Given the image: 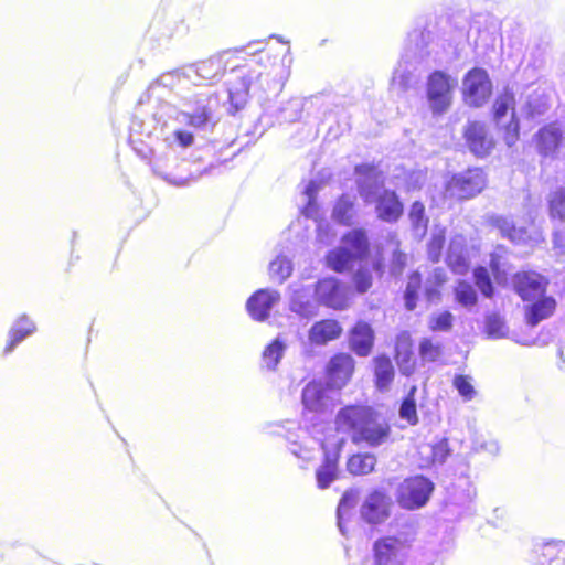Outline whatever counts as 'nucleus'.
<instances>
[{
  "instance_id": "obj_57",
  "label": "nucleus",
  "mask_w": 565,
  "mask_h": 565,
  "mask_svg": "<svg viewBox=\"0 0 565 565\" xmlns=\"http://www.w3.org/2000/svg\"><path fill=\"white\" fill-rule=\"evenodd\" d=\"M310 440L308 443H297L292 441L289 445L290 452L303 460H309L312 455L313 447L309 445Z\"/></svg>"
},
{
  "instance_id": "obj_30",
  "label": "nucleus",
  "mask_w": 565,
  "mask_h": 565,
  "mask_svg": "<svg viewBox=\"0 0 565 565\" xmlns=\"http://www.w3.org/2000/svg\"><path fill=\"white\" fill-rule=\"evenodd\" d=\"M395 360L402 374L409 375L414 371L413 342L408 332L396 337Z\"/></svg>"
},
{
  "instance_id": "obj_61",
  "label": "nucleus",
  "mask_w": 565,
  "mask_h": 565,
  "mask_svg": "<svg viewBox=\"0 0 565 565\" xmlns=\"http://www.w3.org/2000/svg\"><path fill=\"white\" fill-rule=\"evenodd\" d=\"M447 280V275H446V271L443 269V268H435L428 280H427V284H433L435 286H440L443 285L445 281Z\"/></svg>"
},
{
  "instance_id": "obj_53",
  "label": "nucleus",
  "mask_w": 565,
  "mask_h": 565,
  "mask_svg": "<svg viewBox=\"0 0 565 565\" xmlns=\"http://www.w3.org/2000/svg\"><path fill=\"white\" fill-rule=\"evenodd\" d=\"M419 354L423 360L434 362L440 354L441 349L439 344L433 343L429 339H424L419 344Z\"/></svg>"
},
{
  "instance_id": "obj_28",
  "label": "nucleus",
  "mask_w": 565,
  "mask_h": 565,
  "mask_svg": "<svg viewBox=\"0 0 565 565\" xmlns=\"http://www.w3.org/2000/svg\"><path fill=\"white\" fill-rule=\"evenodd\" d=\"M446 262L455 274L465 275L468 273L470 267L469 250L462 235H456L451 238Z\"/></svg>"
},
{
  "instance_id": "obj_1",
  "label": "nucleus",
  "mask_w": 565,
  "mask_h": 565,
  "mask_svg": "<svg viewBox=\"0 0 565 565\" xmlns=\"http://www.w3.org/2000/svg\"><path fill=\"white\" fill-rule=\"evenodd\" d=\"M175 103L164 102L153 114L154 119L163 121L166 129L209 131L217 122L215 115L217 98L210 92H195L175 95Z\"/></svg>"
},
{
  "instance_id": "obj_38",
  "label": "nucleus",
  "mask_w": 565,
  "mask_h": 565,
  "mask_svg": "<svg viewBox=\"0 0 565 565\" xmlns=\"http://www.w3.org/2000/svg\"><path fill=\"white\" fill-rule=\"evenodd\" d=\"M294 265L290 257L279 254L269 263L268 273L273 281L282 284L292 274Z\"/></svg>"
},
{
  "instance_id": "obj_60",
  "label": "nucleus",
  "mask_w": 565,
  "mask_h": 565,
  "mask_svg": "<svg viewBox=\"0 0 565 565\" xmlns=\"http://www.w3.org/2000/svg\"><path fill=\"white\" fill-rule=\"evenodd\" d=\"M433 460L435 462L443 463L448 456V445L446 440H443L435 445L431 449Z\"/></svg>"
},
{
  "instance_id": "obj_10",
  "label": "nucleus",
  "mask_w": 565,
  "mask_h": 565,
  "mask_svg": "<svg viewBox=\"0 0 565 565\" xmlns=\"http://www.w3.org/2000/svg\"><path fill=\"white\" fill-rule=\"evenodd\" d=\"M235 79L239 81L227 89L228 100L235 110L241 109L246 103L249 94L256 95L265 90V84H268V75L256 71H246L238 68L233 71Z\"/></svg>"
},
{
  "instance_id": "obj_46",
  "label": "nucleus",
  "mask_w": 565,
  "mask_h": 565,
  "mask_svg": "<svg viewBox=\"0 0 565 565\" xmlns=\"http://www.w3.org/2000/svg\"><path fill=\"white\" fill-rule=\"evenodd\" d=\"M422 278L419 273H413L405 289V307L407 310H414L417 302L418 290L420 288Z\"/></svg>"
},
{
  "instance_id": "obj_52",
  "label": "nucleus",
  "mask_w": 565,
  "mask_h": 565,
  "mask_svg": "<svg viewBox=\"0 0 565 565\" xmlns=\"http://www.w3.org/2000/svg\"><path fill=\"white\" fill-rule=\"evenodd\" d=\"M354 505V497L350 493H344L339 502L337 516H338V526L340 532L344 535V519L351 511Z\"/></svg>"
},
{
  "instance_id": "obj_36",
  "label": "nucleus",
  "mask_w": 565,
  "mask_h": 565,
  "mask_svg": "<svg viewBox=\"0 0 565 565\" xmlns=\"http://www.w3.org/2000/svg\"><path fill=\"white\" fill-rule=\"evenodd\" d=\"M556 308V301L553 297L541 296L536 298L526 310V320L530 326H536L544 319L551 317Z\"/></svg>"
},
{
  "instance_id": "obj_6",
  "label": "nucleus",
  "mask_w": 565,
  "mask_h": 565,
  "mask_svg": "<svg viewBox=\"0 0 565 565\" xmlns=\"http://www.w3.org/2000/svg\"><path fill=\"white\" fill-rule=\"evenodd\" d=\"M414 532L411 526H404L396 534L377 539L373 543V558L375 565H404L408 558Z\"/></svg>"
},
{
  "instance_id": "obj_17",
  "label": "nucleus",
  "mask_w": 565,
  "mask_h": 565,
  "mask_svg": "<svg viewBox=\"0 0 565 565\" xmlns=\"http://www.w3.org/2000/svg\"><path fill=\"white\" fill-rule=\"evenodd\" d=\"M391 507V498L385 492L375 490L364 500L361 516L369 524H382L388 519Z\"/></svg>"
},
{
  "instance_id": "obj_12",
  "label": "nucleus",
  "mask_w": 565,
  "mask_h": 565,
  "mask_svg": "<svg viewBox=\"0 0 565 565\" xmlns=\"http://www.w3.org/2000/svg\"><path fill=\"white\" fill-rule=\"evenodd\" d=\"M188 84L190 81L184 75V67L163 73L148 87L147 98L154 99L158 107L164 102L175 103L174 96L182 95L177 89H182Z\"/></svg>"
},
{
  "instance_id": "obj_24",
  "label": "nucleus",
  "mask_w": 565,
  "mask_h": 565,
  "mask_svg": "<svg viewBox=\"0 0 565 565\" xmlns=\"http://www.w3.org/2000/svg\"><path fill=\"white\" fill-rule=\"evenodd\" d=\"M514 287L523 300H535L544 295L547 280L534 271H523L514 276Z\"/></svg>"
},
{
  "instance_id": "obj_23",
  "label": "nucleus",
  "mask_w": 565,
  "mask_h": 565,
  "mask_svg": "<svg viewBox=\"0 0 565 565\" xmlns=\"http://www.w3.org/2000/svg\"><path fill=\"white\" fill-rule=\"evenodd\" d=\"M315 292L310 286H291L289 309L301 318H311L317 315L318 301L313 299Z\"/></svg>"
},
{
  "instance_id": "obj_22",
  "label": "nucleus",
  "mask_w": 565,
  "mask_h": 565,
  "mask_svg": "<svg viewBox=\"0 0 565 565\" xmlns=\"http://www.w3.org/2000/svg\"><path fill=\"white\" fill-rule=\"evenodd\" d=\"M465 139L469 150L480 158L487 157L494 147V140L484 124L469 122L465 129Z\"/></svg>"
},
{
  "instance_id": "obj_42",
  "label": "nucleus",
  "mask_w": 565,
  "mask_h": 565,
  "mask_svg": "<svg viewBox=\"0 0 565 565\" xmlns=\"http://www.w3.org/2000/svg\"><path fill=\"white\" fill-rule=\"evenodd\" d=\"M376 458L372 454H356L348 460V471L352 475H367L373 471Z\"/></svg>"
},
{
  "instance_id": "obj_5",
  "label": "nucleus",
  "mask_w": 565,
  "mask_h": 565,
  "mask_svg": "<svg viewBox=\"0 0 565 565\" xmlns=\"http://www.w3.org/2000/svg\"><path fill=\"white\" fill-rule=\"evenodd\" d=\"M430 39L431 34L428 31L414 30L408 34L407 46L391 79L393 88L405 92L418 82L420 70L430 55Z\"/></svg>"
},
{
  "instance_id": "obj_50",
  "label": "nucleus",
  "mask_w": 565,
  "mask_h": 565,
  "mask_svg": "<svg viewBox=\"0 0 565 565\" xmlns=\"http://www.w3.org/2000/svg\"><path fill=\"white\" fill-rule=\"evenodd\" d=\"M543 67L542 60H535L533 63L529 62L522 70L521 76L524 82L525 88L530 85L531 87H535L537 79L541 76V71Z\"/></svg>"
},
{
  "instance_id": "obj_34",
  "label": "nucleus",
  "mask_w": 565,
  "mask_h": 565,
  "mask_svg": "<svg viewBox=\"0 0 565 565\" xmlns=\"http://www.w3.org/2000/svg\"><path fill=\"white\" fill-rule=\"evenodd\" d=\"M129 142L136 153L141 158H147L148 147L145 145L143 137L152 135L151 125L135 116L129 127Z\"/></svg>"
},
{
  "instance_id": "obj_56",
  "label": "nucleus",
  "mask_w": 565,
  "mask_h": 565,
  "mask_svg": "<svg viewBox=\"0 0 565 565\" xmlns=\"http://www.w3.org/2000/svg\"><path fill=\"white\" fill-rule=\"evenodd\" d=\"M318 192V186L315 181H310L305 189V195L307 198V205L303 209V214L308 217H313L316 213V194Z\"/></svg>"
},
{
  "instance_id": "obj_40",
  "label": "nucleus",
  "mask_w": 565,
  "mask_h": 565,
  "mask_svg": "<svg viewBox=\"0 0 565 565\" xmlns=\"http://www.w3.org/2000/svg\"><path fill=\"white\" fill-rule=\"evenodd\" d=\"M408 218L414 236L419 239L423 238L428 226V217L426 216L424 204L418 201L414 202L411 206Z\"/></svg>"
},
{
  "instance_id": "obj_55",
  "label": "nucleus",
  "mask_w": 565,
  "mask_h": 565,
  "mask_svg": "<svg viewBox=\"0 0 565 565\" xmlns=\"http://www.w3.org/2000/svg\"><path fill=\"white\" fill-rule=\"evenodd\" d=\"M486 330L491 338L504 337V323L501 318L497 315L488 316L486 319Z\"/></svg>"
},
{
  "instance_id": "obj_41",
  "label": "nucleus",
  "mask_w": 565,
  "mask_h": 565,
  "mask_svg": "<svg viewBox=\"0 0 565 565\" xmlns=\"http://www.w3.org/2000/svg\"><path fill=\"white\" fill-rule=\"evenodd\" d=\"M307 103L308 100L306 98L300 97L289 99L280 106L277 118L285 122H296L300 120Z\"/></svg>"
},
{
  "instance_id": "obj_9",
  "label": "nucleus",
  "mask_w": 565,
  "mask_h": 565,
  "mask_svg": "<svg viewBox=\"0 0 565 565\" xmlns=\"http://www.w3.org/2000/svg\"><path fill=\"white\" fill-rule=\"evenodd\" d=\"M457 84L456 78L443 71H435L428 76L426 95L434 115H441L449 109Z\"/></svg>"
},
{
  "instance_id": "obj_7",
  "label": "nucleus",
  "mask_w": 565,
  "mask_h": 565,
  "mask_svg": "<svg viewBox=\"0 0 565 565\" xmlns=\"http://www.w3.org/2000/svg\"><path fill=\"white\" fill-rule=\"evenodd\" d=\"M369 250L370 242L366 231L353 228L342 236L341 246L328 254L327 262L335 271H343L350 268L354 260L364 258Z\"/></svg>"
},
{
  "instance_id": "obj_18",
  "label": "nucleus",
  "mask_w": 565,
  "mask_h": 565,
  "mask_svg": "<svg viewBox=\"0 0 565 565\" xmlns=\"http://www.w3.org/2000/svg\"><path fill=\"white\" fill-rule=\"evenodd\" d=\"M489 223L497 227L503 237L515 244L536 245L543 241L540 232L530 234L524 227H515L514 222L507 216L491 215Z\"/></svg>"
},
{
  "instance_id": "obj_54",
  "label": "nucleus",
  "mask_w": 565,
  "mask_h": 565,
  "mask_svg": "<svg viewBox=\"0 0 565 565\" xmlns=\"http://www.w3.org/2000/svg\"><path fill=\"white\" fill-rule=\"evenodd\" d=\"M472 448L478 452H487L497 455L499 452V445L494 439H486L483 436H476L472 440Z\"/></svg>"
},
{
  "instance_id": "obj_19",
  "label": "nucleus",
  "mask_w": 565,
  "mask_h": 565,
  "mask_svg": "<svg viewBox=\"0 0 565 565\" xmlns=\"http://www.w3.org/2000/svg\"><path fill=\"white\" fill-rule=\"evenodd\" d=\"M280 292L264 288L255 291L246 302V310L253 320L265 321L269 318L271 309L279 303Z\"/></svg>"
},
{
  "instance_id": "obj_4",
  "label": "nucleus",
  "mask_w": 565,
  "mask_h": 565,
  "mask_svg": "<svg viewBox=\"0 0 565 565\" xmlns=\"http://www.w3.org/2000/svg\"><path fill=\"white\" fill-rule=\"evenodd\" d=\"M358 190L363 201L375 203V210L379 218L385 222H395L403 213V204L396 193L383 189V179L375 167L370 164H360L355 167Z\"/></svg>"
},
{
  "instance_id": "obj_43",
  "label": "nucleus",
  "mask_w": 565,
  "mask_h": 565,
  "mask_svg": "<svg viewBox=\"0 0 565 565\" xmlns=\"http://www.w3.org/2000/svg\"><path fill=\"white\" fill-rule=\"evenodd\" d=\"M547 202L551 218L565 221V188H557L552 191Z\"/></svg>"
},
{
  "instance_id": "obj_21",
  "label": "nucleus",
  "mask_w": 565,
  "mask_h": 565,
  "mask_svg": "<svg viewBox=\"0 0 565 565\" xmlns=\"http://www.w3.org/2000/svg\"><path fill=\"white\" fill-rule=\"evenodd\" d=\"M521 98L520 113L526 118L534 119L543 116L551 106L547 90L541 84L535 87L529 85Z\"/></svg>"
},
{
  "instance_id": "obj_16",
  "label": "nucleus",
  "mask_w": 565,
  "mask_h": 565,
  "mask_svg": "<svg viewBox=\"0 0 565 565\" xmlns=\"http://www.w3.org/2000/svg\"><path fill=\"white\" fill-rule=\"evenodd\" d=\"M318 303L333 309H344L349 302L350 290L335 278H323L313 289Z\"/></svg>"
},
{
  "instance_id": "obj_48",
  "label": "nucleus",
  "mask_w": 565,
  "mask_h": 565,
  "mask_svg": "<svg viewBox=\"0 0 565 565\" xmlns=\"http://www.w3.org/2000/svg\"><path fill=\"white\" fill-rule=\"evenodd\" d=\"M445 243V228H435L428 243V257L431 262L437 263L440 259L441 250Z\"/></svg>"
},
{
  "instance_id": "obj_27",
  "label": "nucleus",
  "mask_w": 565,
  "mask_h": 565,
  "mask_svg": "<svg viewBox=\"0 0 565 565\" xmlns=\"http://www.w3.org/2000/svg\"><path fill=\"white\" fill-rule=\"evenodd\" d=\"M354 369L351 355L340 353L334 355L328 364V382L335 388H341L350 380Z\"/></svg>"
},
{
  "instance_id": "obj_29",
  "label": "nucleus",
  "mask_w": 565,
  "mask_h": 565,
  "mask_svg": "<svg viewBox=\"0 0 565 565\" xmlns=\"http://www.w3.org/2000/svg\"><path fill=\"white\" fill-rule=\"evenodd\" d=\"M343 443L344 439H340L337 443V449L333 451L328 450L327 447L322 445L324 449V461L316 471L317 483L320 489H327L331 482L338 478L339 450Z\"/></svg>"
},
{
  "instance_id": "obj_62",
  "label": "nucleus",
  "mask_w": 565,
  "mask_h": 565,
  "mask_svg": "<svg viewBox=\"0 0 565 565\" xmlns=\"http://www.w3.org/2000/svg\"><path fill=\"white\" fill-rule=\"evenodd\" d=\"M554 248L559 253L565 255V232L555 231L553 237Z\"/></svg>"
},
{
  "instance_id": "obj_25",
  "label": "nucleus",
  "mask_w": 565,
  "mask_h": 565,
  "mask_svg": "<svg viewBox=\"0 0 565 565\" xmlns=\"http://www.w3.org/2000/svg\"><path fill=\"white\" fill-rule=\"evenodd\" d=\"M223 64L220 58H210L192 65L184 66V75L190 84L201 85L203 82H212L223 74Z\"/></svg>"
},
{
  "instance_id": "obj_32",
  "label": "nucleus",
  "mask_w": 565,
  "mask_h": 565,
  "mask_svg": "<svg viewBox=\"0 0 565 565\" xmlns=\"http://www.w3.org/2000/svg\"><path fill=\"white\" fill-rule=\"evenodd\" d=\"M373 330L366 322H358L351 331V348L360 356H366L370 354L373 347Z\"/></svg>"
},
{
  "instance_id": "obj_51",
  "label": "nucleus",
  "mask_w": 565,
  "mask_h": 565,
  "mask_svg": "<svg viewBox=\"0 0 565 565\" xmlns=\"http://www.w3.org/2000/svg\"><path fill=\"white\" fill-rule=\"evenodd\" d=\"M452 384L466 402L471 401L477 394L471 377L467 375H456Z\"/></svg>"
},
{
  "instance_id": "obj_45",
  "label": "nucleus",
  "mask_w": 565,
  "mask_h": 565,
  "mask_svg": "<svg viewBox=\"0 0 565 565\" xmlns=\"http://www.w3.org/2000/svg\"><path fill=\"white\" fill-rule=\"evenodd\" d=\"M454 316L449 311H439L430 315L428 327L435 332H447L451 329Z\"/></svg>"
},
{
  "instance_id": "obj_8",
  "label": "nucleus",
  "mask_w": 565,
  "mask_h": 565,
  "mask_svg": "<svg viewBox=\"0 0 565 565\" xmlns=\"http://www.w3.org/2000/svg\"><path fill=\"white\" fill-rule=\"evenodd\" d=\"M514 104L513 93L505 89L495 98L492 106L493 120L509 148L514 146L520 137V124L515 116Z\"/></svg>"
},
{
  "instance_id": "obj_14",
  "label": "nucleus",
  "mask_w": 565,
  "mask_h": 565,
  "mask_svg": "<svg viewBox=\"0 0 565 565\" xmlns=\"http://www.w3.org/2000/svg\"><path fill=\"white\" fill-rule=\"evenodd\" d=\"M486 185L484 173L481 169H469L456 174L448 182L446 192L449 196L466 200L480 193Z\"/></svg>"
},
{
  "instance_id": "obj_39",
  "label": "nucleus",
  "mask_w": 565,
  "mask_h": 565,
  "mask_svg": "<svg viewBox=\"0 0 565 565\" xmlns=\"http://www.w3.org/2000/svg\"><path fill=\"white\" fill-rule=\"evenodd\" d=\"M287 349V344L280 339L276 338L263 351L262 361L264 367L269 371L276 370L280 360L282 359Z\"/></svg>"
},
{
  "instance_id": "obj_15",
  "label": "nucleus",
  "mask_w": 565,
  "mask_h": 565,
  "mask_svg": "<svg viewBox=\"0 0 565 565\" xmlns=\"http://www.w3.org/2000/svg\"><path fill=\"white\" fill-rule=\"evenodd\" d=\"M534 141L540 156L556 159L565 147V127L557 122L545 125L534 135Z\"/></svg>"
},
{
  "instance_id": "obj_37",
  "label": "nucleus",
  "mask_w": 565,
  "mask_h": 565,
  "mask_svg": "<svg viewBox=\"0 0 565 565\" xmlns=\"http://www.w3.org/2000/svg\"><path fill=\"white\" fill-rule=\"evenodd\" d=\"M374 374L376 387L380 391L388 390L394 379V367L390 358L381 355L374 359Z\"/></svg>"
},
{
  "instance_id": "obj_63",
  "label": "nucleus",
  "mask_w": 565,
  "mask_h": 565,
  "mask_svg": "<svg viewBox=\"0 0 565 565\" xmlns=\"http://www.w3.org/2000/svg\"><path fill=\"white\" fill-rule=\"evenodd\" d=\"M263 50L264 43L262 41L252 42L245 47V51L249 54L262 53Z\"/></svg>"
},
{
  "instance_id": "obj_35",
  "label": "nucleus",
  "mask_w": 565,
  "mask_h": 565,
  "mask_svg": "<svg viewBox=\"0 0 565 565\" xmlns=\"http://www.w3.org/2000/svg\"><path fill=\"white\" fill-rule=\"evenodd\" d=\"M356 217L355 196L350 194L341 195L332 210V218L337 223L350 226Z\"/></svg>"
},
{
  "instance_id": "obj_26",
  "label": "nucleus",
  "mask_w": 565,
  "mask_h": 565,
  "mask_svg": "<svg viewBox=\"0 0 565 565\" xmlns=\"http://www.w3.org/2000/svg\"><path fill=\"white\" fill-rule=\"evenodd\" d=\"M533 565H565V543L548 542L536 545L530 555Z\"/></svg>"
},
{
  "instance_id": "obj_44",
  "label": "nucleus",
  "mask_w": 565,
  "mask_h": 565,
  "mask_svg": "<svg viewBox=\"0 0 565 565\" xmlns=\"http://www.w3.org/2000/svg\"><path fill=\"white\" fill-rule=\"evenodd\" d=\"M456 300L463 307H472L477 302V292L472 285L467 281H459L455 288Z\"/></svg>"
},
{
  "instance_id": "obj_3",
  "label": "nucleus",
  "mask_w": 565,
  "mask_h": 565,
  "mask_svg": "<svg viewBox=\"0 0 565 565\" xmlns=\"http://www.w3.org/2000/svg\"><path fill=\"white\" fill-rule=\"evenodd\" d=\"M338 431L349 434L354 444L365 443L370 447L384 444L391 427L371 407L347 406L339 411L335 418Z\"/></svg>"
},
{
  "instance_id": "obj_59",
  "label": "nucleus",
  "mask_w": 565,
  "mask_h": 565,
  "mask_svg": "<svg viewBox=\"0 0 565 565\" xmlns=\"http://www.w3.org/2000/svg\"><path fill=\"white\" fill-rule=\"evenodd\" d=\"M407 262V255L399 250H394L392 255L391 273L393 275H399L403 271Z\"/></svg>"
},
{
  "instance_id": "obj_33",
  "label": "nucleus",
  "mask_w": 565,
  "mask_h": 565,
  "mask_svg": "<svg viewBox=\"0 0 565 565\" xmlns=\"http://www.w3.org/2000/svg\"><path fill=\"white\" fill-rule=\"evenodd\" d=\"M35 331V324L25 315L19 317L11 329L9 330V340L3 349V354L8 355L15 347L21 343L25 338L30 337Z\"/></svg>"
},
{
  "instance_id": "obj_64",
  "label": "nucleus",
  "mask_w": 565,
  "mask_h": 565,
  "mask_svg": "<svg viewBox=\"0 0 565 565\" xmlns=\"http://www.w3.org/2000/svg\"><path fill=\"white\" fill-rule=\"evenodd\" d=\"M437 286L434 285V287L429 286L427 284L426 286V297L428 301H435L439 298V291L436 288Z\"/></svg>"
},
{
  "instance_id": "obj_49",
  "label": "nucleus",
  "mask_w": 565,
  "mask_h": 565,
  "mask_svg": "<svg viewBox=\"0 0 565 565\" xmlns=\"http://www.w3.org/2000/svg\"><path fill=\"white\" fill-rule=\"evenodd\" d=\"M473 278L477 287L481 291V294L490 298L493 295L494 288L489 275V271L486 267L479 266L473 270Z\"/></svg>"
},
{
  "instance_id": "obj_13",
  "label": "nucleus",
  "mask_w": 565,
  "mask_h": 565,
  "mask_svg": "<svg viewBox=\"0 0 565 565\" xmlns=\"http://www.w3.org/2000/svg\"><path fill=\"white\" fill-rule=\"evenodd\" d=\"M462 93L466 104L482 106L492 93V83L487 71L480 67L470 70L463 77Z\"/></svg>"
},
{
  "instance_id": "obj_58",
  "label": "nucleus",
  "mask_w": 565,
  "mask_h": 565,
  "mask_svg": "<svg viewBox=\"0 0 565 565\" xmlns=\"http://www.w3.org/2000/svg\"><path fill=\"white\" fill-rule=\"evenodd\" d=\"M355 287L359 292H365L372 286V275L369 270H359L353 277Z\"/></svg>"
},
{
  "instance_id": "obj_11",
  "label": "nucleus",
  "mask_w": 565,
  "mask_h": 565,
  "mask_svg": "<svg viewBox=\"0 0 565 565\" xmlns=\"http://www.w3.org/2000/svg\"><path fill=\"white\" fill-rule=\"evenodd\" d=\"M434 490V483L423 477L416 476L405 479L397 488L396 501L406 510H416L424 507Z\"/></svg>"
},
{
  "instance_id": "obj_2",
  "label": "nucleus",
  "mask_w": 565,
  "mask_h": 565,
  "mask_svg": "<svg viewBox=\"0 0 565 565\" xmlns=\"http://www.w3.org/2000/svg\"><path fill=\"white\" fill-rule=\"evenodd\" d=\"M194 143L193 132L189 130L162 128V139L156 149L148 148L147 158L153 173L175 185H186L199 178L190 170V163L180 160L183 151Z\"/></svg>"
},
{
  "instance_id": "obj_47",
  "label": "nucleus",
  "mask_w": 565,
  "mask_h": 565,
  "mask_svg": "<svg viewBox=\"0 0 565 565\" xmlns=\"http://www.w3.org/2000/svg\"><path fill=\"white\" fill-rule=\"evenodd\" d=\"M416 387L413 386L409 391L408 395L402 402L399 407V416L401 418L407 420L408 424L415 425L418 422L416 403H415V394Z\"/></svg>"
},
{
  "instance_id": "obj_20",
  "label": "nucleus",
  "mask_w": 565,
  "mask_h": 565,
  "mask_svg": "<svg viewBox=\"0 0 565 565\" xmlns=\"http://www.w3.org/2000/svg\"><path fill=\"white\" fill-rule=\"evenodd\" d=\"M333 391L319 382H310L302 390V404L306 411L322 414L333 407Z\"/></svg>"
},
{
  "instance_id": "obj_31",
  "label": "nucleus",
  "mask_w": 565,
  "mask_h": 565,
  "mask_svg": "<svg viewBox=\"0 0 565 565\" xmlns=\"http://www.w3.org/2000/svg\"><path fill=\"white\" fill-rule=\"evenodd\" d=\"M341 327L338 321L326 319L312 324L309 330V341L315 345H324L340 337Z\"/></svg>"
}]
</instances>
